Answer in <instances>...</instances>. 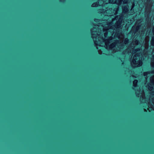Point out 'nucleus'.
<instances>
[{
	"label": "nucleus",
	"mask_w": 154,
	"mask_h": 154,
	"mask_svg": "<svg viewBox=\"0 0 154 154\" xmlns=\"http://www.w3.org/2000/svg\"><path fill=\"white\" fill-rule=\"evenodd\" d=\"M123 14V71H125V0H122Z\"/></svg>",
	"instance_id": "1"
},
{
	"label": "nucleus",
	"mask_w": 154,
	"mask_h": 154,
	"mask_svg": "<svg viewBox=\"0 0 154 154\" xmlns=\"http://www.w3.org/2000/svg\"><path fill=\"white\" fill-rule=\"evenodd\" d=\"M150 82L151 85H154V75L150 78Z\"/></svg>",
	"instance_id": "10"
},
{
	"label": "nucleus",
	"mask_w": 154,
	"mask_h": 154,
	"mask_svg": "<svg viewBox=\"0 0 154 154\" xmlns=\"http://www.w3.org/2000/svg\"><path fill=\"white\" fill-rule=\"evenodd\" d=\"M140 48H136L134 49L133 51V53H136L131 62V64L134 67L140 66L142 65V63L141 61L142 57L140 53Z\"/></svg>",
	"instance_id": "3"
},
{
	"label": "nucleus",
	"mask_w": 154,
	"mask_h": 154,
	"mask_svg": "<svg viewBox=\"0 0 154 154\" xmlns=\"http://www.w3.org/2000/svg\"><path fill=\"white\" fill-rule=\"evenodd\" d=\"M145 46L146 48H147L148 47V44L147 43H145Z\"/></svg>",
	"instance_id": "14"
},
{
	"label": "nucleus",
	"mask_w": 154,
	"mask_h": 154,
	"mask_svg": "<svg viewBox=\"0 0 154 154\" xmlns=\"http://www.w3.org/2000/svg\"><path fill=\"white\" fill-rule=\"evenodd\" d=\"M128 3V8L126 6V13H128L129 15H132L134 13L133 8L134 6V4L133 1L129 0H126V4Z\"/></svg>",
	"instance_id": "5"
},
{
	"label": "nucleus",
	"mask_w": 154,
	"mask_h": 154,
	"mask_svg": "<svg viewBox=\"0 0 154 154\" xmlns=\"http://www.w3.org/2000/svg\"><path fill=\"white\" fill-rule=\"evenodd\" d=\"M140 48H136L134 49L133 51V53H136L131 62V64L134 67L140 66L142 65V63L141 61L142 57L140 53Z\"/></svg>",
	"instance_id": "2"
},
{
	"label": "nucleus",
	"mask_w": 154,
	"mask_h": 154,
	"mask_svg": "<svg viewBox=\"0 0 154 154\" xmlns=\"http://www.w3.org/2000/svg\"><path fill=\"white\" fill-rule=\"evenodd\" d=\"M151 0H147V2L146 4L145 8V10L146 14H149L150 13L153 3Z\"/></svg>",
	"instance_id": "6"
},
{
	"label": "nucleus",
	"mask_w": 154,
	"mask_h": 154,
	"mask_svg": "<svg viewBox=\"0 0 154 154\" xmlns=\"http://www.w3.org/2000/svg\"><path fill=\"white\" fill-rule=\"evenodd\" d=\"M126 44H127L128 42V39L127 38H126Z\"/></svg>",
	"instance_id": "15"
},
{
	"label": "nucleus",
	"mask_w": 154,
	"mask_h": 154,
	"mask_svg": "<svg viewBox=\"0 0 154 154\" xmlns=\"http://www.w3.org/2000/svg\"><path fill=\"white\" fill-rule=\"evenodd\" d=\"M137 80H135L133 82V86L134 89L135 91L136 96L139 97H140L141 98V101L143 102L145 101V95L144 92L142 91H140V88L139 87L137 86Z\"/></svg>",
	"instance_id": "4"
},
{
	"label": "nucleus",
	"mask_w": 154,
	"mask_h": 154,
	"mask_svg": "<svg viewBox=\"0 0 154 154\" xmlns=\"http://www.w3.org/2000/svg\"><path fill=\"white\" fill-rule=\"evenodd\" d=\"M153 88L152 87H150L149 88V89L150 90H152Z\"/></svg>",
	"instance_id": "16"
},
{
	"label": "nucleus",
	"mask_w": 154,
	"mask_h": 154,
	"mask_svg": "<svg viewBox=\"0 0 154 154\" xmlns=\"http://www.w3.org/2000/svg\"><path fill=\"white\" fill-rule=\"evenodd\" d=\"M148 110L150 112L151 110H154V98L150 97L149 99Z\"/></svg>",
	"instance_id": "7"
},
{
	"label": "nucleus",
	"mask_w": 154,
	"mask_h": 154,
	"mask_svg": "<svg viewBox=\"0 0 154 154\" xmlns=\"http://www.w3.org/2000/svg\"><path fill=\"white\" fill-rule=\"evenodd\" d=\"M152 56L151 61V67H154V49L152 53Z\"/></svg>",
	"instance_id": "9"
},
{
	"label": "nucleus",
	"mask_w": 154,
	"mask_h": 154,
	"mask_svg": "<svg viewBox=\"0 0 154 154\" xmlns=\"http://www.w3.org/2000/svg\"><path fill=\"white\" fill-rule=\"evenodd\" d=\"M153 74H154V70L144 72V75L146 76L145 77V79L147 80V78L150 75Z\"/></svg>",
	"instance_id": "8"
},
{
	"label": "nucleus",
	"mask_w": 154,
	"mask_h": 154,
	"mask_svg": "<svg viewBox=\"0 0 154 154\" xmlns=\"http://www.w3.org/2000/svg\"><path fill=\"white\" fill-rule=\"evenodd\" d=\"M138 41L136 40L133 42V44L134 45H137L138 44Z\"/></svg>",
	"instance_id": "11"
},
{
	"label": "nucleus",
	"mask_w": 154,
	"mask_h": 154,
	"mask_svg": "<svg viewBox=\"0 0 154 154\" xmlns=\"http://www.w3.org/2000/svg\"><path fill=\"white\" fill-rule=\"evenodd\" d=\"M151 45L152 46H154V37H152L151 41Z\"/></svg>",
	"instance_id": "12"
},
{
	"label": "nucleus",
	"mask_w": 154,
	"mask_h": 154,
	"mask_svg": "<svg viewBox=\"0 0 154 154\" xmlns=\"http://www.w3.org/2000/svg\"><path fill=\"white\" fill-rule=\"evenodd\" d=\"M144 110L145 111H146V110L145 109H144Z\"/></svg>",
	"instance_id": "17"
},
{
	"label": "nucleus",
	"mask_w": 154,
	"mask_h": 154,
	"mask_svg": "<svg viewBox=\"0 0 154 154\" xmlns=\"http://www.w3.org/2000/svg\"><path fill=\"white\" fill-rule=\"evenodd\" d=\"M98 5V4L97 3H94L92 5V7H94L96 6V5Z\"/></svg>",
	"instance_id": "13"
}]
</instances>
